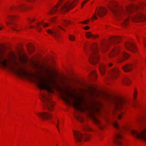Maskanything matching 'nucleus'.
Masks as SVG:
<instances>
[{
    "label": "nucleus",
    "instance_id": "obj_45",
    "mask_svg": "<svg viewBox=\"0 0 146 146\" xmlns=\"http://www.w3.org/2000/svg\"><path fill=\"white\" fill-rule=\"evenodd\" d=\"M27 0V1H29L31 2H32L33 1H34V0Z\"/></svg>",
    "mask_w": 146,
    "mask_h": 146
},
{
    "label": "nucleus",
    "instance_id": "obj_25",
    "mask_svg": "<svg viewBox=\"0 0 146 146\" xmlns=\"http://www.w3.org/2000/svg\"><path fill=\"white\" fill-rule=\"evenodd\" d=\"M128 20L127 18L125 19L121 23L122 26L125 27H127L128 25Z\"/></svg>",
    "mask_w": 146,
    "mask_h": 146
},
{
    "label": "nucleus",
    "instance_id": "obj_2",
    "mask_svg": "<svg viewBox=\"0 0 146 146\" xmlns=\"http://www.w3.org/2000/svg\"><path fill=\"white\" fill-rule=\"evenodd\" d=\"M76 1L72 3H69L68 0H60L55 6L50 9L48 12L50 15H53L58 12H66L69 9L73 7L76 4Z\"/></svg>",
    "mask_w": 146,
    "mask_h": 146
},
{
    "label": "nucleus",
    "instance_id": "obj_52",
    "mask_svg": "<svg viewBox=\"0 0 146 146\" xmlns=\"http://www.w3.org/2000/svg\"><path fill=\"white\" fill-rule=\"evenodd\" d=\"M28 20H30V19H29Z\"/></svg>",
    "mask_w": 146,
    "mask_h": 146
},
{
    "label": "nucleus",
    "instance_id": "obj_12",
    "mask_svg": "<svg viewBox=\"0 0 146 146\" xmlns=\"http://www.w3.org/2000/svg\"><path fill=\"white\" fill-rule=\"evenodd\" d=\"M131 19L135 22H142L145 20L144 16L139 11H138L136 16L131 17Z\"/></svg>",
    "mask_w": 146,
    "mask_h": 146
},
{
    "label": "nucleus",
    "instance_id": "obj_16",
    "mask_svg": "<svg viewBox=\"0 0 146 146\" xmlns=\"http://www.w3.org/2000/svg\"><path fill=\"white\" fill-rule=\"evenodd\" d=\"M129 56V55L125 52H121L120 53L119 58L118 59V62L121 63L128 58Z\"/></svg>",
    "mask_w": 146,
    "mask_h": 146
},
{
    "label": "nucleus",
    "instance_id": "obj_31",
    "mask_svg": "<svg viewBox=\"0 0 146 146\" xmlns=\"http://www.w3.org/2000/svg\"><path fill=\"white\" fill-rule=\"evenodd\" d=\"M84 129L85 130L88 131H90L92 130V129L88 125H86L84 127Z\"/></svg>",
    "mask_w": 146,
    "mask_h": 146
},
{
    "label": "nucleus",
    "instance_id": "obj_1",
    "mask_svg": "<svg viewBox=\"0 0 146 146\" xmlns=\"http://www.w3.org/2000/svg\"><path fill=\"white\" fill-rule=\"evenodd\" d=\"M108 5L109 8L116 17L117 19H120L126 13L129 14L133 11H137L139 9H142L144 7L143 3H140L137 5H131L126 7L125 10L122 7L118 6L115 2L110 1Z\"/></svg>",
    "mask_w": 146,
    "mask_h": 146
},
{
    "label": "nucleus",
    "instance_id": "obj_41",
    "mask_svg": "<svg viewBox=\"0 0 146 146\" xmlns=\"http://www.w3.org/2000/svg\"><path fill=\"white\" fill-rule=\"evenodd\" d=\"M90 28L88 26H86L84 28V29L86 30H88Z\"/></svg>",
    "mask_w": 146,
    "mask_h": 146
},
{
    "label": "nucleus",
    "instance_id": "obj_10",
    "mask_svg": "<svg viewBox=\"0 0 146 146\" xmlns=\"http://www.w3.org/2000/svg\"><path fill=\"white\" fill-rule=\"evenodd\" d=\"M131 133L136 137L143 139L146 141V129L141 133H139L135 130H132L131 131Z\"/></svg>",
    "mask_w": 146,
    "mask_h": 146
},
{
    "label": "nucleus",
    "instance_id": "obj_4",
    "mask_svg": "<svg viewBox=\"0 0 146 146\" xmlns=\"http://www.w3.org/2000/svg\"><path fill=\"white\" fill-rule=\"evenodd\" d=\"M93 105H86L85 106L84 108L82 107L83 110L80 111H83L85 110H88L90 112V115L93 121L95 123L98 128L101 130H102L104 127V125L102 124L99 119L97 118L93 114L95 111L98 112L99 109L96 107V105L99 104L98 103L94 102H92Z\"/></svg>",
    "mask_w": 146,
    "mask_h": 146
},
{
    "label": "nucleus",
    "instance_id": "obj_19",
    "mask_svg": "<svg viewBox=\"0 0 146 146\" xmlns=\"http://www.w3.org/2000/svg\"><path fill=\"white\" fill-rule=\"evenodd\" d=\"M26 7L23 4H21V5L15 7H13L10 8V9L13 10L16 9L18 11H22L24 10Z\"/></svg>",
    "mask_w": 146,
    "mask_h": 146
},
{
    "label": "nucleus",
    "instance_id": "obj_35",
    "mask_svg": "<svg viewBox=\"0 0 146 146\" xmlns=\"http://www.w3.org/2000/svg\"><path fill=\"white\" fill-rule=\"evenodd\" d=\"M69 38L70 40L74 41L75 40V38L74 37L71 35H69Z\"/></svg>",
    "mask_w": 146,
    "mask_h": 146
},
{
    "label": "nucleus",
    "instance_id": "obj_20",
    "mask_svg": "<svg viewBox=\"0 0 146 146\" xmlns=\"http://www.w3.org/2000/svg\"><path fill=\"white\" fill-rule=\"evenodd\" d=\"M119 48H115L113 49L112 51L109 54L110 58H112L113 57L119 54Z\"/></svg>",
    "mask_w": 146,
    "mask_h": 146
},
{
    "label": "nucleus",
    "instance_id": "obj_51",
    "mask_svg": "<svg viewBox=\"0 0 146 146\" xmlns=\"http://www.w3.org/2000/svg\"><path fill=\"white\" fill-rule=\"evenodd\" d=\"M1 27H0V30L1 29Z\"/></svg>",
    "mask_w": 146,
    "mask_h": 146
},
{
    "label": "nucleus",
    "instance_id": "obj_15",
    "mask_svg": "<svg viewBox=\"0 0 146 146\" xmlns=\"http://www.w3.org/2000/svg\"><path fill=\"white\" fill-rule=\"evenodd\" d=\"M73 132L75 140L77 142L81 141L83 137L82 134L78 131L74 130Z\"/></svg>",
    "mask_w": 146,
    "mask_h": 146
},
{
    "label": "nucleus",
    "instance_id": "obj_3",
    "mask_svg": "<svg viewBox=\"0 0 146 146\" xmlns=\"http://www.w3.org/2000/svg\"><path fill=\"white\" fill-rule=\"evenodd\" d=\"M61 90L64 93L62 98L66 103L72 104L76 110L80 111L83 110L81 105L80 102L78 98L66 90L64 91L62 89Z\"/></svg>",
    "mask_w": 146,
    "mask_h": 146
},
{
    "label": "nucleus",
    "instance_id": "obj_13",
    "mask_svg": "<svg viewBox=\"0 0 146 146\" xmlns=\"http://www.w3.org/2000/svg\"><path fill=\"white\" fill-rule=\"evenodd\" d=\"M122 139V137L121 135L120 132H119L115 134L113 139V141L117 145H120L122 144L121 140Z\"/></svg>",
    "mask_w": 146,
    "mask_h": 146
},
{
    "label": "nucleus",
    "instance_id": "obj_18",
    "mask_svg": "<svg viewBox=\"0 0 146 146\" xmlns=\"http://www.w3.org/2000/svg\"><path fill=\"white\" fill-rule=\"evenodd\" d=\"M133 65L132 64H127L122 67V68L125 72H129L132 70Z\"/></svg>",
    "mask_w": 146,
    "mask_h": 146
},
{
    "label": "nucleus",
    "instance_id": "obj_38",
    "mask_svg": "<svg viewBox=\"0 0 146 146\" xmlns=\"http://www.w3.org/2000/svg\"><path fill=\"white\" fill-rule=\"evenodd\" d=\"M88 0H86L84 1L82 3V7L81 8H82L83 6L88 1Z\"/></svg>",
    "mask_w": 146,
    "mask_h": 146
},
{
    "label": "nucleus",
    "instance_id": "obj_6",
    "mask_svg": "<svg viewBox=\"0 0 146 146\" xmlns=\"http://www.w3.org/2000/svg\"><path fill=\"white\" fill-rule=\"evenodd\" d=\"M107 96L108 101L114 104L116 109H120L126 103V101L122 98L113 97L108 95Z\"/></svg>",
    "mask_w": 146,
    "mask_h": 146
},
{
    "label": "nucleus",
    "instance_id": "obj_11",
    "mask_svg": "<svg viewBox=\"0 0 146 146\" xmlns=\"http://www.w3.org/2000/svg\"><path fill=\"white\" fill-rule=\"evenodd\" d=\"M35 114L39 117L42 118L43 120L51 119L52 118L51 114L47 112L35 113Z\"/></svg>",
    "mask_w": 146,
    "mask_h": 146
},
{
    "label": "nucleus",
    "instance_id": "obj_49",
    "mask_svg": "<svg viewBox=\"0 0 146 146\" xmlns=\"http://www.w3.org/2000/svg\"><path fill=\"white\" fill-rule=\"evenodd\" d=\"M35 19H33L32 21H31L30 22L31 23L32 22H34L35 21Z\"/></svg>",
    "mask_w": 146,
    "mask_h": 146
},
{
    "label": "nucleus",
    "instance_id": "obj_9",
    "mask_svg": "<svg viewBox=\"0 0 146 146\" xmlns=\"http://www.w3.org/2000/svg\"><path fill=\"white\" fill-rule=\"evenodd\" d=\"M96 11L95 13L94 14L92 18V19L94 18V19H97V17L96 16V15L97 14L100 17H102L106 14L107 11L106 9L105 8L101 7H100L97 10L96 9Z\"/></svg>",
    "mask_w": 146,
    "mask_h": 146
},
{
    "label": "nucleus",
    "instance_id": "obj_40",
    "mask_svg": "<svg viewBox=\"0 0 146 146\" xmlns=\"http://www.w3.org/2000/svg\"><path fill=\"white\" fill-rule=\"evenodd\" d=\"M57 124L56 125V126L59 131V127H58V124L59 123V120L58 119H57Z\"/></svg>",
    "mask_w": 146,
    "mask_h": 146
},
{
    "label": "nucleus",
    "instance_id": "obj_39",
    "mask_svg": "<svg viewBox=\"0 0 146 146\" xmlns=\"http://www.w3.org/2000/svg\"><path fill=\"white\" fill-rule=\"evenodd\" d=\"M55 18H53L50 21L52 23H54L55 22Z\"/></svg>",
    "mask_w": 146,
    "mask_h": 146
},
{
    "label": "nucleus",
    "instance_id": "obj_43",
    "mask_svg": "<svg viewBox=\"0 0 146 146\" xmlns=\"http://www.w3.org/2000/svg\"><path fill=\"white\" fill-rule=\"evenodd\" d=\"M113 65V64L111 63H110L108 64V65L109 66L111 67V66Z\"/></svg>",
    "mask_w": 146,
    "mask_h": 146
},
{
    "label": "nucleus",
    "instance_id": "obj_7",
    "mask_svg": "<svg viewBox=\"0 0 146 146\" xmlns=\"http://www.w3.org/2000/svg\"><path fill=\"white\" fill-rule=\"evenodd\" d=\"M41 96L44 107L47 108L49 111L52 110L54 104L51 100V98L48 97V95L43 94H41Z\"/></svg>",
    "mask_w": 146,
    "mask_h": 146
},
{
    "label": "nucleus",
    "instance_id": "obj_33",
    "mask_svg": "<svg viewBox=\"0 0 146 146\" xmlns=\"http://www.w3.org/2000/svg\"><path fill=\"white\" fill-rule=\"evenodd\" d=\"M113 125L114 127L117 129H119L120 128L119 126L117 123L116 121H114L113 123Z\"/></svg>",
    "mask_w": 146,
    "mask_h": 146
},
{
    "label": "nucleus",
    "instance_id": "obj_8",
    "mask_svg": "<svg viewBox=\"0 0 146 146\" xmlns=\"http://www.w3.org/2000/svg\"><path fill=\"white\" fill-rule=\"evenodd\" d=\"M120 38L117 37H113L110 38L109 43L102 44L101 46V49L106 50L108 47L109 44H115L120 42Z\"/></svg>",
    "mask_w": 146,
    "mask_h": 146
},
{
    "label": "nucleus",
    "instance_id": "obj_17",
    "mask_svg": "<svg viewBox=\"0 0 146 146\" xmlns=\"http://www.w3.org/2000/svg\"><path fill=\"white\" fill-rule=\"evenodd\" d=\"M119 71L116 68L112 69L110 72L111 76L112 78L115 79L117 78L119 75Z\"/></svg>",
    "mask_w": 146,
    "mask_h": 146
},
{
    "label": "nucleus",
    "instance_id": "obj_27",
    "mask_svg": "<svg viewBox=\"0 0 146 146\" xmlns=\"http://www.w3.org/2000/svg\"><path fill=\"white\" fill-rule=\"evenodd\" d=\"M35 66L36 69L38 70H41L44 68V66L42 65H40L38 63H36L35 64Z\"/></svg>",
    "mask_w": 146,
    "mask_h": 146
},
{
    "label": "nucleus",
    "instance_id": "obj_32",
    "mask_svg": "<svg viewBox=\"0 0 146 146\" xmlns=\"http://www.w3.org/2000/svg\"><path fill=\"white\" fill-rule=\"evenodd\" d=\"M62 21L63 23H61V24L64 26H65L66 27L67 25L68 24L70 23V22L66 20H63Z\"/></svg>",
    "mask_w": 146,
    "mask_h": 146
},
{
    "label": "nucleus",
    "instance_id": "obj_47",
    "mask_svg": "<svg viewBox=\"0 0 146 146\" xmlns=\"http://www.w3.org/2000/svg\"><path fill=\"white\" fill-rule=\"evenodd\" d=\"M34 27L33 26H31L29 27V28H31L33 27Z\"/></svg>",
    "mask_w": 146,
    "mask_h": 146
},
{
    "label": "nucleus",
    "instance_id": "obj_44",
    "mask_svg": "<svg viewBox=\"0 0 146 146\" xmlns=\"http://www.w3.org/2000/svg\"><path fill=\"white\" fill-rule=\"evenodd\" d=\"M59 27L62 30L65 31L63 29V28L61 26H59Z\"/></svg>",
    "mask_w": 146,
    "mask_h": 146
},
{
    "label": "nucleus",
    "instance_id": "obj_48",
    "mask_svg": "<svg viewBox=\"0 0 146 146\" xmlns=\"http://www.w3.org/2000/svg\"><path fill=\"white\" fill-rule=\"evenodd\" d=\"M13 57L15 59L16 58V57L14 55H13Z\"/></svg>",
    "mask_w": 146,
    "mask_h": 146
},
{
    "label": "nucleus",
    "instance_id": "obj_21",
    "mask_svg": "<svg viewBox=\"0 0 146 146\" xmlns=\"http://www.w3.org/2000/svg\"><path fill=\"white\" fill-rule=\"evenodd\" d=\"M46 31L48 33L51 34L52 36L55 37V38L57 39L56 38L58 36V35L56 30H55L54 31H52L50 30H48Z\"/></svg>",
    "mask_w": 146,
    "mask_h": 146
},
{
    "label": "nucleus",
    "instance_id": "obj_24",
    "mask_svg": "<svg viewBox=\"0 0 146 146\" xmlns=\"http://www.w3.org/2000/svg\"><path fill=\"white\" fill-rule=\"evenodd\" d=\"M105 67L106 66L104 64L100 65L99 67V70L102 75H104L105 72Z\"/></svg>",
    "mask_w": 146,
    "mask_h": 146
},
{
    "label": "nucleus",
    "instance_id": "obj_36",
    "mask_svg": "<svg viewBox=\"0 0 146 146\" xmlns=\"http://www.w3.org/2000/svg\"><path fill=\"white\" fill-rule=\"evenodd\" d=\"M89 21H90V20L88 19L85 20L84 21L81 22L80 23H83V24H87V23Z\"/></svg>",
    "mask_w": 146,
    "mask_h": 146
},
{
    "label": "nucleus",
    "instance_id": "obj_42",
    "mask_svg": "<svg viewBox=\"0 0 146 146\" xmlns=\"http://www.w3.org/2000/svg\"><path fill=\"white\" fill-rule=\"evenodd\" d=\"M84 137H85V139H88V138L89 137L88 135H86L84 136Z\"/></svg>",
    "mask_w": 146,
    "mask_h": 146
},
{
    "label": "nucleus",
    "instance_id": "obj_29",
    "mask_svg": "<svg viewBox=\"0 0 146 146\" xmlns=\"http://www.w3.org/2000/svg\"><path fill=\"white\" fill-rule=\"evenodd\" d=\"M75 118L78 121L81 123H82L84 121V119L83 118L81 117L78 116V115H76L75 116Z\"/></svg>",
    "mask_w": 146,
    "mask_h": 146
},
{
    "label": "nucleus",
    "instance_id": "obj_23",
    "mask_svg": "<svg viewBox=\"0 0 146 146\" xmlns=\"http://www.w3.org/2000/svg\"><path fill=\"white\" fill-rule=\"evenodd\" d=\"M28 51L30 54L31 53L35 50V48L32 44H28L27 45Z\"/></svg>",
    "mask_w": 146,
    "mask_h": 146
},
{
    "label": "nucleus",
    "instance_id": "obj_14",
    "mask_svg": "<svg viewBox=\"0 0 146 146\" xmlns=\"http://www.w3.org/2000/svg\"><path fill=\"white\" fill-rule=\"evenodd\" d=\"M125 46L126 49L133 52H136L137 51L135 44L132 42H126L125 44Z\"/></svg>",
    "mask_w": 146,
    "mask_h": 146
},
{
    "label": "nucleus",
    "instance_id": "obj_28",
    "mask_svg": "<svg viewBox=\"0 0 146 146\" xmlns=\"http://www.w3.org/2000/svg\"><path fill=\"white\" fill-rule=\"evenodd\" d=\"M16 18V17H15L13 16H10L8 17V19L9 21V22H7V25L9 24H11V21L14 20Z\"/></svg>",
    "mask_w": 146,
    "mask_h": 146
},
{
    "label": "nucleus",
    "instance_id": "obj_34",
    "mask_svg": "<svg viewBox=\"0 0 146 146\" xmlns=\"http://www.w3.org/2000/svg\"><path fill=\"white\" fill-rule=\"evenodd\" d=\"M91 77H92L91 78H92V77H94L95 79L96 78V74L95 73V72L94 71H92L91 72L90 74Z\"/></svg>",
    "mask_w": 146,
    "mask_h": 146
},
{
    "label": "nucleus",
    "instance_id": "obj_26",
    "mask_svg": "<svg viewBox=\"0 0 146 146\" xmlns=\"http://www.w3.org/2000/svg\"><path fill=\"white\" fill-rule=\"evenodd\" d=\"M86 36L88 38L92 37L94 38H96L98 37V35H93L90 32H88L86 33Z\"/></svg>",
    "mask_w": 146,
    "mask_h": 146
},
{
    "label": "nucleus",
    "instance_id": "obj_22",
    "mask_svg": "<svg viewBox=\"0 0 146 146\" xmlns=\"http://www.w3.org/2000/svg\"><path fill=\"white\" fill-rule=\"evenodd\" d=\"M40 25H42L44 27H45L48 26V24L46 23H44V24H43L41 22L37 23L36 24L37 26L36 29L39 31H40L41 30V28L40 27Z\"/></svg>",
    "mask_w": 146,
    "mask_h": 146
},
{
    "label": "nucleus",
    "instance_id": "obj_46",
    "mask_svg": "<svg viewBox=\"0 0 146 146\" xmlns=\"http://www.w3.org/2000/svg\"><path fill=\"white\" fill-rule=\"evenodd\" d=\"M12 29L13 30L16 31H18L15 28H13V27L12 28Z\"/></svg>",
    "mask_w": 146,
    "mask_h": 146
},
{
    "label": "nucleus",
    "instance_id": "obj_37",
    "mask_svg": "<svg viewBox=\"0 0 146 146\" xmlns=\"http://www.w3.org/2000/svg\"><path fill=\"white\" fill-rule=\"evenodd\" d=\"M123 114V112H122L120 113V114L118 115V118L119 119H120L121 118L122 115Z\"/></svg>",
    "mask_w": 146,
    "mask_h": 146
},
{
    "label": "nucleus",
    "instance_id": "obj_30",
    "mask_svg": "<svg viewBox=\"0 0 146 146\" xmlns=\"http://www.w3.org/2000/svg\"><path fill=\"white\" fill-rule=\"evenodd\" d=\"M130 80L128 77H126L125 78L123 81V83L125 84H128L130 82Z\"/></svg>",
    "mask_w": 146,
    "mask_h": 146
},
{
    "label": "nucleus",
    "instance_id": "obj_5",
    "mask_svg": "<svg viewBox=\"0 0 146 146\" xmlns=\"http://www.w3.org/2000/svg\"><path fill=\"white\" fill-rule=\"evenodd\" d=\"M85 53L89 55V60L93 64H95L98 62L99 58L97 53L98 48L96 43L93 44L92 46H90V50L88 47L85 46L84 48Z\"/></svg>",
    "mask_w": 146,
    "mask_h": 146
},
{
    "label": "nucleus",
    "instance_id": "obj_50",
    "mask_svg": "<svg viewBox=\"0 0 146 146\" xmlns=\"http://www.w3.org/2000/svg\"><path fill=\"white\" fill-rule=\"evenodd\" d=\"M144 45L146 47V44L144 43Z\"/></svg>",
    "mask_w": 146,
    "mask_h": 146
}]
</instances>
